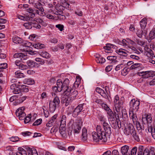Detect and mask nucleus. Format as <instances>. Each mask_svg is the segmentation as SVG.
Returning <instances> with one entry per match:
<instances>
[{"mask_svg": "<svg viewBox=\"0 0 155 155\" xmlns=\"http://www.w3.org/2000/svg\"><path fill=\"white\" fill-rule=\"evenodd\" d=\"M103 125L105 133L100 125H97L96 127L97 132H94L92 133L93 139L94 142H97L101 140L102 142H105L108 138L110 139L111 134L110 125L107 122L103 123Z\"/></svg>", "mask_w": 155, "mask_h": 155, "instance_id": "1", "label": "nucleus"}, {"mask_svg": "<svg viewBox=\"0 0 155 155\" xmlns=\"http://www.w3.org/2000/svg\"><path fill=\"white\" fill-rule=\"evenodd\" d=\"M78 94V91L71 88V90L69 91H66L62 99V101L64 103H65L66 106L73 100H74L77 97Z\"/></svg>", "mask_w": 155, "mask_h": 155, "instance_id": "2", "label": "nucleus"}, {"mask_svg": "<svg viewBox=\"0 0 155 155\" xmlns=\"http://www.w3.org/2000/svg\"><path fill=\"white\" fill-rule=\"evenodd\" d=\"M82 120L81 119H76L75 120H71L69 123V125L73 130L74 134L80 133L82 127Z\"/></svg>", "mask_w": 155, "mask_h": 155, "instance_id": "3", "label": "nucleus"}, {"mask_svg": "<svg viewBox=\"0 0 155 155\" xmlns=\"http://www.w3.org/2000/svg\"><path fill=\"white\" fill-rule=\"evenodd\" d=\"M69 81L68 78L65 79L63 81L61 80H58L57 84H58V89L60 91H63L64 94L66 91H69L71 90V87L69 86Z\"/></svg>", "mask_w": 155, "mask_h": 155, "instance_id": "4", "label": "nucleus"}, {"mask_svg": "<svg viewBox=\"0 0 155 155\" xmlns=\"http://www.w3.org/2000/svg\"><path fill=\"white\" fill-rule=\"evenodd\" d=\"M18 151L16 153V155H38L37 151L35 149L28 148L27 151L21 147L18 148Z\"/></svg>", "mask_w": 155, "mask_h": 155, "instance_id": "5", "label": "nucleus"}, {"mask_svg": "<svg viewBox=\"0 0 155 155\" xmlns=\"http://www.w3.org/2000/svg\"><path fill=\"white\" fill-rule=\"evenodd\" d=\"M114 111L115 115L121 114L120 111L121 110V107L120 104L119 97L118 95H116L114 100Z\"/></svg>", "mask_w": 155, "mask_h": 155, "instance_id": "6", "label": "nucleus"}, {"mask_svg": "<svg viewBox=\"0 0 155 155\" xmlns=\"http://www.w3.org/2000/svg\"><path fill=\"white\" fill-rule=\"evenodd\" d=\"M60 101L59 97L56 96L53 101H51L49 103V107L50 112L53 113L56 108L59 106Z\"/></svg>", "mask_w": 155, "mask_h": 155, "instance_id": "7", "label": "nucleus"}, {"mask_svg": "<svg viewBox=\"0 0 155 155\" xmlns=\"http://www.w3.org/2000/svg\"><path fill=\"white\" fill-rule=\"evenodd\" d=\"M140 104L139 101L136 100L134 99H132L130 102V110H132L130 112H136L138 111L139 109V106Z\"/></svg>", "mask_w": 155, "mask_h": 155, "instance_id": "8", "label": "nucleus"}, {"mask_svg": "<svg viewBox=\"0 0 155 155\" xmlns=\"http://www.w3.org/2000/svg\"><path fill=\"white\" fill-rule=\"evenodd\" d=\"M85 105L83 104H80L74 109L72 114L73 117H76L81 111H84L85 110L84 107Z\"/></svg>", "mask_w": 155, "mask_h": 155, "instance_id": "9", "label": "nucleus"}, {"mask_svg": "<svg viewBox=\"0 0 155 155\" xmlns=\"http://www.w3.org/2000/svg\"><path fill=\"white\" fill-rule=\"evenodd\" d=\"M25 108L22 107L18 108L16 111V114L17 116L18 117L19 120H22L25 118L26 114L24 110Z\"/></svg>", "mask_w": 155, "mask_h": 155, "instance_id": "10", "label": "nucleus"}, {"mask_svg": "<svg viewBox=\"0 0 155 155\" xmlns=\"http://www.w3.org/2000/svg\"><path fill=\"white\" fill-rule=\"evenodd\" d=\"M11 92L14 94H19L20 96L22 95V94L21 93L20 88L18 87L15 84L11 85L10 86Z\"/></svg>", "mask_w": 155, "mask_h": 155, "instance_id": "11", "label": "nucleus"}, {"mask_svg": "<svg viewBox=\"0 0 155 155\" xmlns=\"http://www.w3.org/2000/svg\"><path fill=\"white\" fill-rule=\"evenodd\" d=\"M107 114L108 115L107 117L109 120L111 121V122H112L113 121V124H114V123L115 124L116 121L114 118V116L116 117L117 115L115 116V113H114V114L110 109L107 111Z\"/></svg>", "mask_w": 155, "mask_h": 155, "instance_id": "12", "label": "nucleus"}, {"mask_svg": "<svg viewBox=\"0 0 155 155\" xmlns=\"http://www.w3.org/2000/svg\"><path fill=\"white\" fill-rule=\"evenodd\" d=\"M147 121L149 123H151L152 122V118L150 114H148L146 115H142V122H144Z\"/></svg>", "mask_w": 155, "mask_h": 155, "instance_id": "13", "label": "nucleus"}, {"mask_svg": "<svg viewBox=\"0 0 155 155\" xmlns=\"http://www.w3.org/2000/svg\"><path fill=\"white\" fill-rule=\"evenodd\" d=\"M14 57L15 58H19L21 60H26L28 58L26 55L21 53L15 54L14 55Z\"/></svg>", "mask_w": 155, "mask_h": 155, "instance_id": "14", "label": "nucleus"}, {"mask_svg": "<svg viewBox=\"0 0 155 155\" xmlns=\"http://www.w3.org/2000/svg\"><path fill=\"white\" fill-rule=\"evenodd\" d=\"M65 125H60L59 128V132L62 136L64 137H67V131L66 127H65Z\"/></svg>", "mask_w": 155, "mask_h": 155, "instance_id": "15", "label": "nucleus"}, {"mask_svg": "<svg viewBox=\"0 0 155 155\" xmlns=\"http://www.w3.org/2000/svg\"><path fill=\"white\" fill-rule=\"evenodd\" d=\"M147 32V31L146 29H141V30L138 29L136 32V34L139 37L141 38L142 37L143 34L144 36L146 35Z\"/></svg>", "mask_w": 155, "mask_h": 155, "instance_id": "16", "label": "nucleus"}, {"mask_svg": "<svg viewBox=\"0 0 155 155\" xmlns=\"http://www.w3.org/2000/svg\"><path fill=\"white\" fill-rule=\"evenodd\" d=\"M129 147L127 145L122 146L121 149V151L122 155H128L129 153Z\"/></svg>", "mask_w": 155, "mask_h": 155, "instance_id": "17", "label": "nucleus"}, {"mask_svg": "<svg viewBox=\"0 0 155 155\" xmlns=\"http://www.w3.org/2000/svg\"><path fill=\"white\" fill-rule=\"evenodd\" d=\"M116 52L120 55L124 56H127V53L128 52V51L123 48L117 49L116 50Z\"/></svg>", "mask_w": 155, "mask_h": 155, "instance_id": "18", "label": "nucleus"}, {"mask_svg": "<svg viewBox=\"0 0 155 155\" xmlns=\"http://www.w3.org/2000/svg\"><path fill=\"white\" fill-rule=\"evenodd\" d=\"M129 115L131 119H132L133 122L134 124H136L138 122L137 121V115L133 112H130V110L129 111Z\"/></svg>", "mask_w": 155, "mask_h": 155, "instance_id": "19", "label": "nucleus"}, {"mask_svg": "<svg viewBox=\"0 0 155 155\" xmlns=\"http://www.w3.org/2000/svg\"><path fill=\"white\" fill-rule=\"evenodd\" d=\"M131 131L132 132L131 134L135 140L138 141H139L140 140V139L139 136L133 126H132V130Z\"/></svg>", "mask_w": 155, "mask_h": 155, "instance_id": "20", "label": "nucleus"}, {"mask_svg": "<svg viewBox=\"0 0 155 155\" xmlns=\"http://www.w3.org/2000/svg\"><path fill=\"white\" fill-rule=\"evenodd\" d=\"M87 129L84 127L82 130V134L81 135V139L83 141H85L87 139Z\"/></svg>", "mask_w": 155, "mask_h": 155, "instance_id": "21", "label": "nucleus"}, {"mask_svg": "<svg viewBox=\"0 0 155 155\" xmlns=\"http://www.w3.org/2000/svg\"><path fill=\"white\" fill-rule=\"evenodd\" d=\"M42 5H43L38 1V2L37 1L36 2L35 5L33 6L38 9L40 11L44 12V9L42 6Z\"/></svg>", "mask_w": 155, "mask_h": 155, "instance_id": "22", "label": "nucleus"}, {"mask_svg": "<svg viewBox=\"0 0 155 155\" xmlns=\"http://www.w3.org/2000/svg\"><path fill=\"white\" fill-rule=\"evenodd\" d=\"M116 47L115 45L111 44H106V46L104 47V49L106 50H107V51H106V52L107 53H110V52L111 51L108 52V51H110L111 50L112 48H115Z\"/></svg>", "mask_w": 155, "mask_h": 155, "instance_id": "23", "label": "nucleus"}, {"mask_svg": "<svg viewBox=\"0 0 155 155\" xmlns=\"http://www.w3.org/2000/svg\"><path fill=\"white\" fill-rule=\"evenodd\" d=\"M145 78H148L155 76V72L152 71H146Z\"/></svg>", "mask_w": 155, "mask_h": 155, "instance_id": "24", "label": "nucleus"}, {"mask_svg": "<svg viewBox=\"0 0 155 155\" xmlns=\"http://www.w3.org/2000/svg\"><path fill=\"white\" fill-rule=\"evenodd\" d=\"M23 82L25 84L28 85H32L35 84L34 80L31 78H25L23 80Z\"/></svg>", "mask_w": 155, "mask_h": 155, "instance_id": "25", "label": "nucleus"}, {"mask_svg": "<svg viewBox=\"0 0 155 155\" xmlns=\"http://www.w3.org/2000/svg\"><path fill=\"white\" fill-rule=\"evenodd\" d=\"M12 41L15 43L21 44L22 42V39L17 36H15L12 38Z\"/></svg>", "mask_w": 155, "mask_h": 155, "instance_id": "26", "label": "nucleus"}, {"mask_svg": "<svg viewBox=\"0 0 155 155\" xmlns=\"http://www.w3.org/2000/svg\"><path fill=\"white\" fill-rule=\"evenodd\" d=\"M147 23V20L146 18L143 19L140 22V25L142 29H145V28Z\"/></svg>", "mask_w": 155, "mask_h": 155, "instance_id": "27", "label": "nucleus"}, {"mask_svg": "<svg viewBox=\"0 0 155 155\" xmlns=\"http://www.w3.org/2000/svg\"><path fill=\"white\" fill-rule=\"evenodd\" d=\"M149 36L151 39L155 38V27L153 28L150 31Z\"/></svg>", "mask_w": 155, "mask_h": 155, "instance_id": "28", "label": "nucleus"}, {"mask_svg": "<svg viewBox=\"0 0 155 155\" xmlns=\"http://www.w3.org/2000/svg\"><path fill=\"white\" fill-rule=\"evenodd\" d=\"M97 59L96 61L97 63H103L105 62V58L103 57H101L98 55L96 57Z\"/></svg>", "mask_w": 155, "mask_h": 155, "instance_id": "29", "label": "nucleus"}, {"mask_svg": "<svg viewBox=\"0 0 155 155\" xmlns=\"http://www.w3.org/2000/svg\"><path fill=\"white\" fill-rule=\"evenodd\" d=\"M43 58L48 59L50 58V54L46 51H43L39 54Z\"/></svg>", "mask_w": 155, "mask_h": 155, "instance_id": "30", "label": "nucleus"}, {"mask_svg": "<svg viewBox=\"0 0 155 155\" xmlns=\"http://www.w3.org/2000/svg\"><path fill=\"white\" fill-rule=\"evenodd\" d=\"M132 130V126L131 127L130 126L126 128L124 130V133L125 134L127 135H128L130 134H131V131Z\"/></svg>", "mask_w": 155, "mask_h": 155, "instance_id": "31", "label": "nucleus"}, {"mask_svg": "<svg viewBox=\"0 0 155 155\" xmlns=\"http://www.w3.org/2000/svg\"><path fill=\"white\" fill-rule=\"evenodd\" d=\"M27 64L29 67L31 68L35 67L37 64L36 62L31 60L27 61Z\"/></svg>", "mask_w": 155, "mask_h": 155, "instance_id": "32", "label": "nucleus"}, {"mask_svg": "<svg viewBox=\"0 0 155 155\" xmlns=\"http://www.w3.org/2000/svg\"><path fill=\"white\" fill-rule=\"evenodd\" d=\"M33 47L35 48L38 49H41L45 47V45L40 43H35L33 45Z\"/></svg>", "mask_w": 155, "mask_h": 155, "instance_id": "33", "label": "nucleus"}, {"mask_svg": "<svg viewBox=\"0 0 155 155\" xmlns=\"http://www.w3.org/2000/svg\"><path fill=\"white\" fill-rule=\"evenodd\" d=\"M121 114L117 115V117H118L119 115H122V117L124 118H126L127 117V112L126 109H124L122 110H121L120 111Z\"/></svg>", "mask_w": 155, "mask_h": 155, "instance_id": "34", "label": "nucleus"}, {"mask_svg": "<svg viewBox=\"0 0 155 155\" xmlns=\"http://www.w3.org/2000/svg\"><path fill=\"white\" fill-rule=\"evenodd\" d=\"M15 75L16 77L18 78H24L25 77V75L23 73H21L19 71H17L15 72Z\"/></svg>", "mask_w": 155, "mask_h": 155, "instance_id": "35", "label": "nucleus"}, {"mask_svg": "<svg viewBox=\"0 0 155 155\" xmlns=\"http://www.w3.org/2000/svg\"><path fill=\"white\" fill-rule=\"evenodd\" d=\"M137 148L136 147L133 148L131 151L129 150V153H128V155H136L137 152Z\"/></svg>", "mask_w": 155, "mask_h": 155, "instance_id": "36", "label": "nucleus"}, {"mask_svg": "<svg viewBox=\"0 0 155 155\" xmlns=\"http://www.w3.org/2000/svg\"><path fill=\"white\" fill-rule=\"evenodd\" d=\"M6 20L4 19H0V30L4 28H5V26L3 25V23L6 22Z\"/></svg>", "mask_w": 155, "mask_h": 155, "instance_id": "37", "label": "nucleus"}, {"mask_svg": "<svg viewBox=\"0 0 155 155\" xmlns=\"http://www.w3.org/2000/svg\"><path fill=\"white\" fill-rule=\"evenodd\" d=\"M28 38L31 41H35L38 38V35L35 34H33L30 35L29 36Z\"/></svg>", "mask_w": 155, "mask_h": 155, "instance_id": "38", "label": "nucleus"}, {"mask_svg": "<svg viewBox=\"0 0 155 155\" xmlns=\"http://www.w3.org/2000/svg\"><path fill=\"white\" fill-rule=\"evenodd\" d=\"M66 121V117L65 115H62L61 121V125H65Z\"/></svg>", "mask_w": 155, "mask_h": 155, "instance_id": "39", "label": "nucleus"}, {"mask_svg": "<svg viewBox=\"0 0 155 155\" xmlns=\"http://www.w3.org/2000/svg\"><path fill=\"white\" fill-rule=\"evenodd\" d=\"M146 54L150 58H153L155 57V55L153 54V51L150 49L149 51L147 52Z\"/></svg>", "mask_w": 155, "mask_h": 155, "instance_id": "40", "label": "nucleus"}, {"mask_svg": "<svg viewBox=\"0 0 155 155\" xmlns=\"http://www.w3.org/2000/svg\"><path fill=\"white\" fill-rule=\"evenodd\" d=\"M32 21V26L37 29H40L41 28V26L40 24L37 23L35 20H34Z\"/></svg>", "mask_w": 155, "mask_h": 155, "instance_id": "41", "label": "nucleus"}, {"mask_svg": "<svg viewBox=\"0 0 155 155\" xmlns=\"http://www.w3.org/2000/svg\"><path fill=\"white\" fill-rule=\"evenodd\" d=\"M17 17L18 18L23 21H27L28 20H30L29 17H27V16H24L20 15H18Z\"/></svg>", "mask_w": 155, "mask_h": 155, "instance_id": "42", "label": "nucleus"}, {"mask_svg": "<svg viewBox=\"0 0 155 155\" xmlns=\"http://www.w3.org/2000/svg\"><path fill=\"white\" fill-rule=\"evenodd\" d=\"M24 26L26 28L30 29L32 27V22L26 23L24 24Z\"/></svg>", "mask_w": 155, "mask_h": 155, "instance_id": "43", "label": "nucleus"}, {"mask_svg": "<svg viewBox=\"0 0 155 155\" xmlns=\"http://www.w3.org/2000/svg\"><path fill=\"white\" fill-rule=\"evenodd\" d=\"M107 59L109 60L112 61H115V60L117 59V57L115 56H109L107 57Z\"/></svg>", "mask_w": 155, "mask_h": 155, "instance_id": "44", "label": "nucleus"}, {"mask_svg": "<svg viewBox=\"0 0 155 155\" xmlns=\"http://www.w3.org/2000/svg\"><path fill=\"white\" fill-rule=\"evenodd\" d=\"M100 94L101 96L106 99H107L108 98L107 93L103 90L101 91Z\"/></svg>", "mask_w": 155, "mask_h": 155, "instance_id": "45", "label": "nucleus"}, {"mask_svg": "<svg viewBox=\"0 0 155 155\" xmlns=\"http://www.w3.org/2000/svg\"><path fill=\"white\" fill-rule=\"evenodd\" d=\"M42 121V120L41 119H39L37 120L33 124V126H38L40 125Z\"/></svg>", "mask_w": 155, "mask_h": 155, "instance_id": "46", "label": "nucleus"}, {"mask_svg": "<svg viewBox=\"0 0 155 155\" xmlns=\"http://www.w3.org/2000/svg\"><path fill=\"white\" fill-rule=\"evenodd\" d=\"M128 72V69L126 68H124L121 71V74L123 76L126 75Z\"/></svg>", "mask_w": 155, "mask_h": 155, "instance_id": "47", "label": "nucleus"}, {"mask_svg": "<svg viewBox=\"0 0 155 155\" xmlns=\"http://www.w3.org/2000/svg\"><path fill=\"white\" fill-rule=\"evenodd\" d=\"M35 60L37 62H40V64H43L45 63L43 59L39 58H36Z\"/></svg>", "mask_w": 155, "mask_h": 155, "instance_id": "48", "label": "nucleus"}, {"mask_svg": "<svg viewBox=\"0 0 155 155\" xmlns=\"http://www.w3.org/2000/svg\"><path fill=\"white\" fill-rule=\"evenodd\" d=\"M31 115H30V114H29L28 116H27L26 117L25 116V118H24L25 123H28V122H29L31 120Z\"/></svg>", "mask_w": 155, "mask_h": 155, "instance_id": "49", "label": "nucleus"}, {"mask_svg": "<svg viewBox=\"0 0 155 155\" xmlns=\"http://www.w3.org/2000/svg\"><path fill=\"white\" fill-rule=\"evenodd\" d=\"M10 140L13 142H16L19 140V138L17 137H12L9 138Z\"/></svg>", "mask_w": 155, "mask_h": 155, "instance_id": "50", "label": "nucleus"}, {"mask_svg": "<svg viewBox=\"0 0 155 155\" xmlns=\"http://www.w3.org/2000/svg\"><path fill=\"white\" fill-rule=\"evenodd\" d=\"M101 106L102 108L106 111H107L110 109L107 105L105 104H102Z\"/></svg>", "mask_w": 155, "mask_h": 155, "instance_id": "51", "label": "nucleus"}, {"mask_svg": "<svg viewBox=\"0 0 155 155\" xmlns=\"http://www.w3.org/2000/svg\"><path fill=\"white\" fill-rule=\"evenodd\" d=\"M58 130V128L57 127H53L52 128L51 130V133L54 134Z\"/></svg>", "mask_w": 155, "mask_h": 155, "instance_id": "52", "label": "nucleus"}, {"mask_svg": "<svg viewBox=\"0 0 155 155\" xmlns=\"http://www.w3.org/2000/svg\"><path fill=\"white\" fill-rule=\"evenodd\" d=\"M55 27L58 28L61 31H62L64 29V26L63 25L59 24L56 25Z\"/></svg>", "mask_w": 155, "mask_h": 155, "instance_id": "53", "label": "nucleus"}, {"mask_svg": "<svg viewBox=\"0 0 155 155\" xmlns=\"http://www.w3.org/2000/svg\"><path fill=\"white\" fill-rule=\"evenodd\" d=\"M28 67L26 65L21 64L20 65L19 68L22 70L27 69L28 68Z\"/></svg>", "mask_w": 155, "mask_h": 155, "instance_id": "54", "label": "nucleus"}, {"mask_svg": "<svg viewBox=\"0 0 155 155\" xmlns=\"http://www.w3.org/2000/svg\"><path fill=\"white\" fill-rule=\"evenodd\" d=\"M139 65H138L136 71H140L144 68V67L141 64L139 63Z\"/></svg>", "mask_w": 155, "mask_h": 155, "instance_id": "55", "label": "nucleus"}, {"mask_svg": "<svg viewBox=\"0 0 155 155\" xmlns=\"http://www.w3.org/2000/svg\"><path fill=\"white\" fill-rule=\"evenodd\" d=\"M146 71H143L141 72H138L137 73V74L138 75L143 76L144 78H145V76L146 75Z\"/></svg>", "mask_w": 155, "mask_h": 155, "instance_id": "56", "label": "nucleus"}, {"mask_svg": "<svg viewBox=\"0 0 155 155\" xmlns=\"http://www.w3.org/2000/svg\"><path fill=\"white\" fill-rule=\"evenodd\" d=\"M80 81H81L80 78H78V77L76 78V81L74 83V85H75V86H76V85H77V87H78V86L79 85L80 83Z\"/></svg>", "mask_w": 155, "mask_h": 155, "instance_id": "57", "label": "nucleus"}, {"mask_svg": "<svg viewBox=\"0 0 155 155\" xmlns=\"http://www.w3.org/2000/svg\"><path fill=\"white\" fill-rule=\"evenodd\" d=\"M138 65H139V63H135L131 66L130 69L131 70L135 69L136 70Z\"/></svg>", "mask_w": 155, "mask_h": 155, "instance_id": "58", "label": "nucleus"}, {"mask_svg": "<svg viewBox=\"0 0 155 155\" xmlns=\"http://www.w3.org/2000/svg\"><path fill=\"white\" fill-rule=\"evenodd\" d=\"M57 117V115L55 114L51 118L50 120L53 122V123L54 124V123L56 122V119Z\"/></svg>", "mask_w": 155, "mask_h": 155, "instance_id": "59", "label": "nucleus"}, {"mask_svg": "<svg viewBox=\"0 0 155 155\" xmlns=\"http://www.w3.org/2000/svg\"><path fill=\"white\" fill-rule=\"evenodd\" d=\"M43 107H45L44 106H43ZM43 110L45 114V117H48L49 115V113L48 110H45V109L43 107Z\"/></svg>", "mask_w": 155, "mask_h": 155, "instance_id": "60", "label": "nucleus"}, {"mask_svg": "<svg viewBox=\"0 0 155 155\" xmlns=\"http://www.w3.org/2000/svg\"><path fill=\"white\" fill-rule=\"evenodd\" d=\"M99 119L101 123H104V122H105V118L103 116H101L99 117Z\"/></svg>", "mask_w": 155, "mask_h": 155, "instance_id": "61", "label": "nucleus"}, {"mask_svg": "<svg viewBox=\"0 0 155 155\" xmlns=\"http://www.w3.org/2000/svg\"><path fill=\"white\" fill-rule=\"evenodd\" d=\"M62 14H61L56 17L60 20H64L65 19V16L63 15Z\"/></svg>", "mask_w": 155, "mask_h": 155, "instance_id": "62", "label": "nucleus"}, {"mask_svg": "<svg viewBox=\"0 0 155 155\" xmlns=\"http://www.w3.org/2000/svg\"><path fill=\"white\" fill-rule=\"evenodd\" d=\"M137 125V128L138 130H141L142 129V127L139 122H138L137 123H136Z\"/></svg>", "mask_w": 155, "mask_h": 155, "instance_id": "63", "label": "nucleus"}, {"mask_svg": "<svg viewBox=\"0 0 155 155\" xmlns=\"http://www.w3.org/2000/svg\"><path fill=\"white\" fill-rule=\"evenodd\" d=\"M154 150V148L151 149L150 151L149 150V155H155Z\"/></svg>", "mask_w": 155, "mask_h": 155, "instance_id": "64", "label": "nucleus"}]
</instances>
